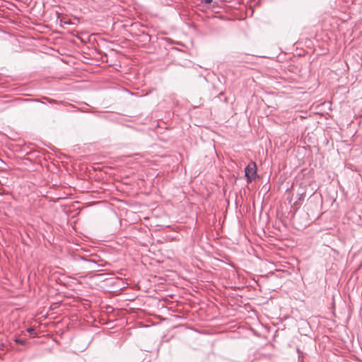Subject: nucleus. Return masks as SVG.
I'll list each match as a JSON object with an SVG mask.
<instances>
[{
    "instance_id": "obj_1",
    "label": "nucleus",
    "mask_w": 362,
    "mask_h": 362,
    "mask_svg": "<svg viewBox=\"0 0 362 362\" xmlns=\"http://www.w3.org/2000/svg\"><path fill=\"white\" fill-rule=\"evenodd\" d=\"M257 170V165L254 161H251L245 167V176L248 184L252 182V180H255L258 177Z\"/></svg>"
},
{
    "instance_id": "obj_2",
    "label": "nucleus",
    "mask_w": 362,
    "mask_h": 362,
    "mask_svg": "<svg viewBox=\"0 0 362 362\" xmlns=\"http://www.w3.org/2000/svg\"><path fill=\"white\" fill-rule=\"evenodd\" d=\"M83 259L88 263V269H92L93 270H97L96 269V266L97 267H100V266L103 267V266H104L103 264H98L96 263V262L93 260V259H85V258H83Z\"/></svg>"
},
{
    "instance_id": "obj_3",
    "label": "nucleus",
    "mask_w": 362,
    "mask_h": 362,
    "mask_svg": "<svg viewBox=\"0 0 362 362\" xmlns=\"http://www.w3.org/2000/svg\"><path fill=\"white\" fill-rule=\"evenodd\" d=\"M15 342L18 344H25V342H26V340L25 339H19V338H17L15 339Z\"/></svg>"
},
{
    "instance_id": "obj_4",
    "label": "nucleus",
    "mask_w": 362,
    "mask_h": 362,
    "mask_svg": "<svg viewBox=\"0 0 362 362\" xmlns=\"http://www.w3.org/2000/svg\"><path fill=\"white\" fill-rule=\"evenodd\" d=\"M305 192H304V191H302L301 192L298 193V199L299 201L303 200V199H304V198H305Z\"/></svg>"
},
{
    "instance_id": "obj_5",
    "label": "nucleus",
    "mask_w": 362,
    "mask_h": 362,
    "mask_svg": "<svg viewBox=\"0 0 362 362\" xmlns=\"http://www.w3.org/2000/svg\"><path fill=\"white\" fill-rule=\"evenodd\" d=\"M45 99L50 104H54V103H56V104H59V102L57 100H53V99H50V98H45Z\"/></svg>"
},
{
    "instance_id": "obj_6",
    "label": "nucleus",
    "mask_w": 362,
    "mask_h": 362,
    "mask_svg": "<svg viewBox=\"0 0 362 362\" xmlns=\"http://www.w3.org/2000/svg\"><path fill=\"white\" fill-rule=\"evenodd\" d=\"M213 0H201L202 4H209L212 2Z\"/></svg>"
},
{
    "instance_id": "obj_7",
    "label": "nucleus",
    "mask_w": 362,
    "mask_h": 362,
    "mask_svg": "<svg viewBox=\"0 0 362 362\" xmlns=\"http://www.w3.org/2000/svg\"><path fill=\"white\" fill-rule=\"evenodd\" d=\"M27 331L30 334L35 333V329L32 327L27 329Z\"/></svg>"
},
{
    "instance_id": "obj_8",
    "label": "nucleus",
    "mask_w": 362,
    "mask_h": 362,
    "mask_svg": "<svg viewBox=\"0 0 362 362\" xmlns=\"http://www.w3.org/2000/svg\"><path fill=\"white\" fill-rule=\"evenodd\" d=\"M87 276H89L90 277H93L94 276H96V274H88Z\"/></svg>"
}]
</instances>
